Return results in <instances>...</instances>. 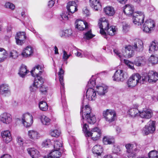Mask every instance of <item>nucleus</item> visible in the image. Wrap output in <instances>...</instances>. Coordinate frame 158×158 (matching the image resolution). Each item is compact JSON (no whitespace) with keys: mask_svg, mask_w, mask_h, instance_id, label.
<instances>
[{"mask_svg":"<svg viewBox=\"0 0 158 158\" xmlns=\"http://www.w3.org/2000/svg\"><path fill=\"white\" fill-rule=\"evenodd\" d=\"M125 51L127 57L131 58L134 55V51L141 52L143 49V41L139 39H136L132 45H129L125 47Z\"/></svg>","mask_w":158,"mask_h":158,"instance_id":"nucleus-1","label":"nucleus"},{"mask_svg":"<svg viewBox=\"0 0 158 158\" xmlns=\"http://www.w3.org/2000/svg\"><path fill=\"white\" fill-rule=\"evenodd\" d=\"M76 28L80 31L85 30L86 31L84 36V38L86 40H89L94 36L92 33L91 29L89 25L87 22L80 20H77L75 22Z\"/></svg>","mask_w":158,"mask_h":158,"instance_id":"nucleus-2","label":"nucleus"},{"mask_svg":"<svg viewBox=\"0 0 158 158\" xmlns=\"http://www.w3.org/2000/svg\"><path fill=\"white\" fill-rule=\"evenodd\" d=\"M84 124L82 127V130L84 133L86 137H92L94 140H97L99 139L101 135V130L98 127H96L92 129L91 131L88 130V125L86 123H85L83 121Z\"/></svg>","mask_w":158,"mask_h":158,"instance_id":"nucleus-3","label":"nucleus"},{"mask_svg":"<svg viewBox=\"0 0 158 158\" xmlns=\"http://www.w3.org/2000/svg\"><path fill=\"white\" fill-rule=\"evenodd\" d=\"M64 70L62 69V67L60 68L58 73L59 80L60 84V91L61 94V102L63 106L66 105L65 96L64 94Z\"/></svg>","mask_w":158,"mask_h":158,"instance_id":"nucleus-4","label":"nucleus"},{"mask_svg":"<svg viewBox=\"0 0 158 158\" xmlns=\"http://www.w3.org/2000/svg\"><path fill=\"white\" fill-rule=\"evenodd\" d=\"M142 77L138 73L133 74L127 82V86L130 88H132L139 83H143L142 81Z\"/></svg>","mask_w":158,"mask_h":158,"instance_id":"nucleus-5","label":"nucleus"},{"mask_svg":"<svg viewBox=\"0 0 158 158\" xmlns=\"http://www.w3.org/2000/svg\"><path fill=\"white\" fill-rule=\"evenodd\" d=\"M142 81L144 82H148L149 83H155L158 80V73L156 72L150 71L148 74L143 75Z\"/></svg>","mask_w":158,"mask_h":158,"instance_id":"nucleus-6","label":"nucleus"},{"mask_svg":"<svg viewBox=\"0 0 158 158\" xmlns=\"http://www.w3.org/2000/svg\"><path fill=\"white\" fill-rule=\"evenodd\" d=\"M127 153L128 157H133L136 156V152L139 149V147L136 144L128 143L126 145Z\"/></svg>","mask_w":158,"mask_h":158,"instance_id":"nucleus-7","label":"nucleus"},{"mask_svg":"<svg viewBox=\"0 0 158 158\" xmlns=\"http://www.w3.org/2000/svg\"><path fill=\"white\" fill-rule=\"evenodd\" d=\"M102 114L103 116L107 122L110 123L115 120L116 113L114 110L107 109L104 111Z\"/></svg>","mask_w":158,"mask_h":158,"instance_id":"nucleus-8","label":"nucleus"},{"mask_svg":"<svg viewBox=\"0 0 158 158\" xmlns=\"http://www.w3.org/2000/svg\"><path fill=\"white\" fill-rule=\"evenodd\" d=\"M145 15L143 12L137 11L133 13V23L138 25H141L144 22Z\"/></svg>","mask_w":158,"mask_h":158,"instance_id":"nucleus-9","label":"nucleus"},{"mask_svg":"<svg viewBox=\"0 0 158 158\" xmlns=\"http://www.w3.org/2000/svg\"><path fill=\"white\" fill-rule=\"evenodd\" d=\"M98 25L100 29V34L102 35L106 36V30L109 27L108 21L105 18H101L99 20Z\"/></svg>","mask_w":158,"mask_h":158,"instance_id":"nucleus-10","label":"nucleus"},{"mask_svg":"<svg viewBox=\"0 0 158 158\" xmlns=\"http://www.w3.org/2000/svg\"><path fill=\"white\" fill-rule=\"evenodd\" d=\"M22 121L25 127H29L33 123V117L32 115L30 113H25L23 115Z\"/></svg>","mask_w":158,"mask_h":158,"instance_id":"nucleus-11","label":"nucleus"},{"mask_svg":"<svg viewBox=\"0 0 158 158\" xmlns=\"http://www.w3.org/2000/svg\"><path fill=\"white\" fill-rule=\"evenodd\" d=\"M155 26L154 21L152 19H149L146 20L143 27V31L146 33H149L153 30Z\"/></svg>","mask_w":158,"mask_h":158,"instance_id":"nucleus-12","label":"nucleus"},{"mask_svg":"<svg viewBox=\"0 0 158 158\" xmlns=\"http://www.w3.org/2000/svg\"><path fill=\"white\" fill-rule=\"evenodd\" d=\"M127 77L126 74L123 70L118 69L115 71L113 78L114 81H122Z\"/></svg>","mask_w":158,"mask_h":158,"instance_id":"nucleus-13","label":"nucleus"},{"mask_svg":"<svg viewBox=\"0 0 158 158\" xmlns=\"http://www.w3.org/2000/svg\"><path fill=\"white\" fill-rule=\"evenodd\" d=\"M26 37V33L24 32H19L17 33L15 36L16 44L19 45H22L24 43Z\"/></svg>","mask_w":158,"mask_h":158,"instance_id":"nucleus-14","label":"nucleus"},{"mask_svg":"<svg viewBox=\"0 0 158 158\" xmlns=\"http://www.w3.org/2000/svg\"><path fill=\"white\" fill-rule=\"evenodd\" d=\"M77 0L72 1L68 2L67 8L69 13L73 14L77 10Z\"/></svg>","mask_w":158,"mask_h":158,"instance_id":"nucleus-15","label":"nucleus"},{"mask_svg":"<svg viewBox=\"0 0 158 158\" xmlns=\"http://www.w3.org/2000/svg\"><path fill=\"white\" fill-rule=\"evenodd\" d=\"M82 119H81V124L83 126L84 124L83 122V121L85 122V123H86L85 121L86 120L90 124H94L96 122V118L94 115V114H89L85 115V117L86 118V120L84 119L83 116H82Z\"/></svg>","mask_w":158,"mask_h":158,"instance_id":"nucleus-16","label":"nucleus"},{"mask_svg":"<svg viewBox=\"0 0 158 158\" xmlns=\"http://www.w3.org/2000/svg\"><path fill=\"white\" fill-rule=\"evenodd\" d=\"M43 66L40 65L35 66L31 71L32 76L36 77L40 76L42 73V70L43 69Z\"/></svg>","mask_w":158,"mask_h":158,"instance_id":"nucleus-17","label":"nucleus"},{"mask_svg":"<svg viewBox=\"0 0 158 158\" xmlns=\"http://www.w3.org/2000/svg\"><path fill=\"white\" fill-rule=\"evenodd\" d=\"M86 99H84L82 102V106L81 107L80 114L82 115L83 113H85V115L93 114L91 112V109L88 105H85V102Z\"/></svg>","mask_w":158,"mask_h":158,"instance_id":"nucleus-18","label":"nucleus"},{"mask_svg":"<svg viewBox=\"0 0 158 158\" xmlns=\"http://www.w3.org/2000/svg\"><path fill=\"white\" fill-rule=\"evenodd\" d=\"M86 97L89 101L95 100L96 98V91L94 88H88L86 92Z\"/></svg>","mask_w":158,"mask_h":158,"instance_id":"nucleus-19","label":"nucleus"},{"mask_svg":"<svg viewBox=\"0 0 158 158\" xmlns=\"http://www.w3.org/2000/svg\"><path fill=\"white\" fill-rule=\"evenodd\" d=\"M10 94V89L8 84H2L0 85V94L6 96Z\"/></svg>","mask_w":158,"mask_h":158,"instance_id":"nucleus-20","label":"nucleus"},{"mask_svg":"<svg viewBox=\"0 0 158 158\" xmlns=\"http://www.w3.org/2000/svg\"><path fill=\"white\" fill-rule=\"evenodd\" d=\"M0 121L4 123L9 124L12 121V118L10 114L7 113H4L0 116Z\"/></svg>","mask_w":158,"mask_h":158,"instance_id":"nucleus-21","label":"nucleus"},{"mask_svg":"<svg viewBox=\"0 0 158 158\" xmlns=\"http://www.w3.org/2000/svg\"><path fill=\"white\" fill-rule=\"evenodd\" d=\"M1 135L4 142L7 143L12 140V137L9 131L6 130L1 133Z\"/></svg>","mask_w":158,"mask_h":158,"instance_id":"nucleus-22","label":"nucleus"},{"mask_svg":"<svg viewBox=\"0 0 158 158\" xmlns=\"http://www.w3.org/2000/svg\"><path fill=\"white\" fill-rule=\"evenodd\" d=\"M152 115V112L151 110L145 109L141 111H140L139 115L142 118L149 119L151 118Z\"/></svg>","mask_w":158,"mask_h":158,"instance_id":"nucleus-23","label":"nucleus"},{"mask_svg":"<svg viewBox=\"0 0 158 158\" xmlns=\"http://www.w3.org/2000/svg\"><path fill=\"white\" fill-rule=\"evenodd\" d=\"M33 50L32 47L27 46L24 48L21 53L22 56L24 57H27L31 56L33 53Z\"/></svg>","mask_w":158,"mask_h":158,"instance_id":"nucleus-24","label":"nucleus"},{"mask_svg":"<svg viewBox=\"0 0 158 158\" xmlns=\"http://www.w3.org/2000/svg\"><path fill=\"white\" fill-rule=\"evenodd\" d=\"M90 5L94 10L98 11L101 7L99 0H89Z\"/></svg>","mask_w":158,"mask_h":158,"instance_id":"nucleus-25","label":"nucleus"},{"mask_svg":"<svg viewBox=\"0 0 158 158\" xmlns=\"http://www.w3.org/2000/svg\"><path fill=\"white\" fill-rule=\"evenodd\" d=\"M107 87L103 84L97 85L96 91L100 95H103L107 92Z\"/></svg>","mask_w":158,"mask_h":158,"instance_id":"nucleus-26","label":"nucleus"},{"mask_svg":"<svg viewBox=\"0 0 158 158\" xmlns=\"http://www.w3.org/2000/svg\"><path fill=\"white\" fill-rule=\"evenodd\" d=\"M28 135L29 138L33 140H35L40 138V135L36 131L34 130L29 131Z\"/></svg>","mask_w":158,"mask_h":158,"instance_id":"nucleus-27","label":"nucleus"},{"mask_svg":"<svg viewBox=\"0 0 158 158\" xmlns=\"http://www.w3.org/2000/svg\"><path fill=\"white\" fill-rule=\"evenodd\" d=\"M93 153L97 156H100L103 152L102 147L100 145H96L92 148Z\"/></svg>","mask_w":158,"mask_h":158,"instance_id":"nucleus-28","label":"nucleus"},{"mask_svg":"<svg viewBox=\"0 0 158 158\" xmlns=\"http://www.w3.org/2000/svg\"><path fill=\"white\" fill-rule=\"evenodd\" d=\"M134 11L133 6L131 5H126L125 6L123 10L124 13L127 15L130 16L133 14Z\"/></svg>","mask_w":158,"mask_h":158,"instance_id":"nucleus-29","label":"nucleus"},{"mask_svg":"<svg viewBox=\"0 0 158 158\" xmlns=\"http://www.w3.org/2000/svg\"><path fill=\"white\" fill-rule=\"evenodd\" d=\"M40 119L42 124L44 125L48 126L51 123V120L48 117L42 115L40 116Z\"/></svg>","mask_w":158,"mask_h":158,"instance_id":"nucleus-30","label":"nucleus"},{"mask_svg":"<svg viewBox=\"0 0 158 158\" xmlns=\"http://www.w3.org/2000/svg\"><path fill=\"white\" fill-rule=\"evenodd\" d=\"M103 10L105 14L108 16H113L115 13L114 8L110 6H108L105 7Z\"/></svg>","mask_w":158,"mask_h":158,"instance_id":"nucleus-31","label":"nucleus"},{"mask_svg":"<svg viewBox=\"0 0 158 158\" xmlns=\"http://www.w3.org/2000/svg\"><path fill=\"white\" fill-rule=\"evenodd\" d=\"M140 111L136 107L131 108L128 110L127 113L131 117H134L138 116L139 114Z\"/></svg>","mask_w":158,"mask_h":158,"instance_id":"nucleus-32","label":"nucleus"},{"mask_svg":"<svg viewBox=\"0 0 158 158\" xmlns=\"http://www.w3.org/2000/svg\"><path fill=\"white\" fill-rule=\"evenodd\" d=\"M27 150L28 153L32 158H37L39 156V152L35 148H29Z\"/></svg>","mask_w":158,"mask_h":158,"instance_id":"nucleus-33","label":"nucleus"},{"mask_svg":"<svg viewBox=\"0 0 158 158\" xmlns=\"http://www.w3.org/2000/svg\"><path fill=\"white\" fill-rule=\"evenodd\" d=\"M29 72V71L27 69V66L23 65L21 66L19 70L18 74L21 77H23Z\"/></svg>","mask_w":158,"mask_h":158,"instance_id":"nucleus-34","label":"nucleus"},{"mask_svg":"<svg viewBox=\"0 0 158 158\" xmlns=\"http://www.w3.org/2000/svg\"><path fill=\"white\" fill-rule=\"evenodd\" d=\"M114 141L113 137L109 136H104L103 139V142L105 144H110L113 143Z\"/></svg>","mask_w":158,"mask_h":158,"instance_id":"nucleus-35","label":"nucleus"},{"mask_svg":"<svg viewBox=\"0 0 158 158\" xmlns=\"http://www.w3.org/2000/svg\"><path fill=\"white\" fill-rule=\"evenodd\" d=\"M134 64L138 66L143 65L145 63V59L143 57H138L135 60Z\"/></svg>","mask_w":158,"mask_h":158,"instance_id":"nucleus-36","label":"nucleus"},{"mask_svg":"<svg viewBox=\"0 0 158 158\" xmlns=\"http://www.w3.org/2000/svg\"><path fill=\"white\" fill-rule=\"evenodd\" d=\"M117 28L114 26H110L109 27L106 31L108 35L111 36L114 35L116 32Z\"/></svg>","mask_w":158,"mask_h":158,"instance_id":"nucleus-37","label":"nucleus"},{"mask_svg":"<svg viewBox=\"0 0 158 158\" xmlns=\"http://www.w3.org/2000/svg\"><path fill=\"white\" fill-rule=\"evenodd\" d=\"M156 122L150 120L148 123L147 127L149 130H152V132H151V134L153 133L156 130V126H155Z\"/></svg>","mask_w":158,"mask_h":158,"instance_id":"nucleus-38","label":"nucleus"},{"mask_svg":"<svg viewBox=\"0 0 158 158\" xmlns=\"http://www.w3.org/2000/svg\"><path fill=\"white\" fill-rule=\"evenodd\" d=\"M7 57L6 51L3 48H0V62L4 60Z\"/></svg>","mask_w":158,"mask_h":158,"instance_id":"nucleus-39","label":"nucleus"},{"mask_svg":"<svg viewBox=\"0 0 158 158\" xmlns=\"http://www.w3.org/2000/svg\"><path fill=\"white\" fill-rule=\"evenodd\" d=\"M44 82L43 79L40 76H38L35 78L33 83L38 87H40L43 85Z\"/></svg>","mask_w":158,"mask_h":158,"instance_id":"nucleus-40","label":"nucleus"},{"mask_svg":"<svg viewBox=\"0 0 158 158\" xmlns=\"http://www.w3.org/2000/svg\"><path fill=\"white\" fill-rule=\"evenodd\" d=\"M158 50V43L155 41H152L150 44L149 50L150 52H153Z\"/></svg>","mask_w":158,"mask_h":158,"instance_id":"nucleus-41","label":"nucleus"},{"mask_svg":"<svg viewBox=\"0 0 158 158\" xmlns=\"http://www.w3.org/2000/svg\"><path fill=\"white\" fill-rule=\"evenodd\" d=\"M113 52L114 54V55L118 57L121 60L123 59V56L126 57L127 56V54L126 52L125 54L124 53L123 54L118 49H114Z\"/></svg>","mask_w":158,"mask_h":158,"instance_id":"nucleus-42","label":"nucleus"},{"mask_svg":"<svg viewBox=\"0 0 158 158\" xmlns=\"http://www.w3.org/2000/svg\"><path fill=\"white\" fill-rule=\"evenodd\" d=\"M61 153L59 152V150H55L49 154V156H51L53 158H58L60 156Z\"/></svg>","mask_w":158,"mask_h":158,"instance_id":"nucleus-43","label":"nucleus"},{"mask_svg":"<svg viewBox=\"0 0 158 158\" xmlns=\"http://www.w3.org/2000/svg\"><path fill=\"white\" fill-rule=\"evenodd\" d=\"M54 148L55 150H62V145L61 140H56L54 141Z\"/></svg>","mask_w":158,"mask_h":158,"instance_id":"nucleus-44","label":"nucleus"},{"mask_svg":"<svg viewBox=\"0 0 158 158\" xmlns=\"http://www.w3.org/2000/svg\"><path fill=\"white\" fill-rule=\"evenodd\" d=\"M39 106L40 109L43 111H45L48 109V105L44 101H40L39 103Z\"/></svg>","mask_w":158,"mask_h":158,"instance_id":"nucleus-45","label":"nucleus"},{"mask_svg":"<svg viewBox=\"0 0 158 158\" xmlns=\"http://www.w3.org/2000/svg\"><path fill=\"white\" fill-rule=\"evenodd\" d=\"M148 61L153 65L158 64V57L153 55H151L148 59Z\"/></svg>","mask_w":158,"mask_h":158,"instance_id":"nucleus-46","label":"nucleus"},{"mask_svg":"<svg viewBox=\"0 0 158 158\" xmlns=\"http://www.w3.org/2000/svg\"><path fill=\"white\" fill-rule=\"evenodd\" d=\"M9 55L10 58L16 59L19 56V54L17 51L13 50L10 52Z\"/></svg>","mask_w":158,"mask_h":158,"instance_id":"nucleus-47","label":"nucleus"},{"mask_svg":"<svg viewBox=\"0 0 158 158\" xmlns=\"http://www.w3.org/2000/svg\"><path fill=\"white\" fill-rule=\"evenodd\" d=\"M60 132L57 130H51L50 131V134L53 137H58L60 135Z\"/></svg>","mask_w":158,"mask_h":158,"instance_id":"nucleus-48","label":"nucleus"},{"mask_svg":"<svg viewBox=\"0 0 158 158\" xmlns=\"http://www.w3.org/2000/svg\"><path fill=\"white\" fill-rule=\"evenodd\" d=\"M149 158H158V152L155 150L150 151L148 153Z\"/></svg>","mask_w":158,"mask_h":158,"instance_id":"nucleus-49","label":"nucleus"},{"mask_svg":"<svg viewBox=\"0 0 158 158\" xmlns=\"http://www.w3.org/2000/svg\"><path fill=\"white\" fill-rule=\"evenodd\" d=\"M71 15L69 12L68 13L66 12H64L62 13V15H61V16L62 19L65 21H67L69 19Z\"/></svg>","mask_w":158,"mask_h":158,"instance_id":"nucleus-50","label":"nucleus"},{"mask_svg":"<svg viewBox=\"0 0 158 158\" xmlns=\"http://www.w3.org/2000/svg\"><path fill=\"white\" fill-rule=\"evenodd\" d=\"M96 85L95 80L93 79H90L87 84V87L89 88H93Z\"/></svg>","mask_w":158,"mask_h":158,"instance_id":"nucleus-51","label":"nucleus"},{"mask_svg":"<svg viewBox=\"0 0 158 158\" xmlns=\"http://www.w3.org/2000/svg\"><path fill=\"white\" fill-rule=\"evenodd\" d=\"M124 61L125 64L127 65L129 68L131 69H134V64L132 62L126 59H124Z\"/></svg>","mask_w":158,"mask_h":158,"instance_id":"nucleus-52","label":"nucleus"},{"mask_svg":"<svg viewBox=\"0 0 158 158\" xmlns=\"http://www.w3.org/2000/svg\"><path fill=\"white\" fill-rule=\"evenodd\" d=\"M152 130H149V129L148 128L147 126L146 125L143 128L142 130V133L144 135H147L150 134H151V132H152Z\"/></svg>","mask_w":158,"mask_h":158,"instance_id":"nucleus-53","label":"nucleus"},{"mask_svg":"<svg viewBox=\"0 0 158 158\" xmlns=\"http://www.w3.org/2000/svg\"><path fill=\"white\" fill-rule=\"evenodd\" d=\"M51 145V140L49 139H47L44 140L42 143L43 147L46 148L49 147Z\"/></svg>","mask_w":158,"mask_h":158,"instance_id":"nucleus-54","label":"nucleus"},{"mask_svg":"<svg viewBox=\"0 0 158 158\" xmlns=\"http://www.w3.org/2000/svg\"><path fill=\"white\" fill-rule=\"evenodd\" d=\"M63 59L64 60V61H67L68 59L69 58V57L71 56V54L69 53L68 54L67 52H66V51L64 50H63Z\"/></svg>","mask_w":158,"mask_h":158,"instance_id":"nucleus-55","label":"nucleus"},{"mask_svg":"<svg viewBox=\"0 0 158 158\" xmlns=\"http://www.w3.org/2000/svg\"><path fill=\"white\" fill-rule=\"evenodd\" d=\"M63 33L65 36L67 37L71 35L73 33V32L71 29H69L65 30L63 31Z\"/></svg>","mask_w":158,"mask_h":158,"instance_id":"nucleus-56","label":"nucleus"},{"mask_svg":"<svg viewBox=\"0 0 158 158\" xmlns=\"http://www.w3.org/2000/svg\"><path fill=\"white\" fill-rule=\"evenodd\" d=\"M5 6L6 8H8L12 10H13L15 8V6L13 4L9 2H7L6 3Z\"/></svg>","mask_w":158,"mask_h":158,"instance_id":"nucleus-57","label":"nucleus"},{"mask_svg":"<svg viewBox=\"0 0 158 158\" xmlns=\"http://www.w3.org/2000/svg\"><path fill=\"white\" fill-rule=\"evenodd\" d=\"M38 88L37 86L35 85L33 83L29 87L30 90L31 92H35L37 89Z\"/></svg>","mask_w":158,"mask_h":158,"instance_id":"nucleus-58","label":"nucleus"},{"mask_svg":"<svg viewBox=\"0 0 158 158\" xmlns=\"http://www.w3.org/2000/svg\"><path fill=\"white\" fill-rule=\"evenodd\" d=\"M75 55L77 56L80 58H82L83 57V54L82 53V51L80 49L77 50L76 52L75 53Z\"/></svg>","mask_w":158,"mask_h":158,"instance_id":"nucleus-59","label":"nucleus"},{"mask_svg":"<svg viewBox=\"0 0 158 158\" xmlns=\"http://www.w3.org/2000/svg\"><path fill=\"white\" fill-rule=\"evenodd\" d=\"M40 92L43 93H46L48 90V88L46 87L44 85H42L40 87Z\"/></svg>","mask_w":158,"mask_h":158,"instance_id":"nucleus-60","label":"nucleus"},{"mask_svg":"<svg viewBox=\"0 0 158 158\" xmlns=\"http://www.w3.org/2000/svg\"><path fill=\"white\" fill-rule=\"evenodd\" d=\"M129 26L127 24H125L123 26V31L125 32H126L129 31Z\"/></svg>","mask_w":158,"mask_h":158,"instance_id":"nucleus-61","label":"nucleus"},{"mask_svg":"<svg viewBox=\"0 0 158 158\" xmlns=\"http://www.w3.org/2000/svg\"><path fill=\"white\" fill-rule=\"evenodd\" d=\"M83 13L86 16H89V11L86 7L84 8L83 9Z\"/></svg>","mask_w":158,"mask_h":158,"instance_id":"nucleus-62","label":"nucleus"},{"mask_svg":"<svg viewBox=\"0 0 158 158\" xmlns=\"http://www.w3.org/2000/svg\"><path fill=\"white\" fill-rule=\"evenodd\" d=\"M104 59V58L101 56H96L94 60L99 62H102Z\"/></svg>","mask_w":158,"mask_h":158,"instance_id":"nucleus-63","label":"nucleus"},{"mask_svg":"<svg viewBox=\"0 0 158 158\" xmlns=\"http://www.w3.org/2000/svg\"><path fill=\"white\" fill-rule=\"evenodd\" d=\"M17 141L20 145L23 144V139L20 137H18Z\"/></svg>","mask_w":158,"mask_h":158,"instance_id":"nucleus-64","label":"nucleus"}]
</instances>
